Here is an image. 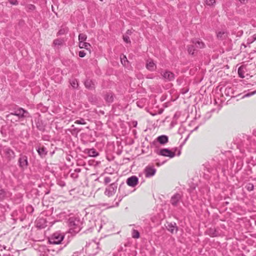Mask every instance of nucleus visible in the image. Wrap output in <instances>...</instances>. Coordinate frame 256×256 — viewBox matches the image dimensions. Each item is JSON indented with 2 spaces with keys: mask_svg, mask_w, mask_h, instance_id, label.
<instances>
[{
  "mask_svg": "<svg viewBox=\"0 0 256 256\" xmlns=\"http://www.w3.org/2000/svg\"><path fill=\"white\" fill-rule=\"evenodd\" d=\"M68 226L71 232L78 233L82 228V222L79 218L72 217L68 220Z\"/></svg>",
  "mask_w": 256,
  "mask_h": 256,
  "instance_id": "obj_1",
  "label": "nucleus"
},
{
  "mask_svg": "<svg viewBox=\"0 0 256 256\" xmlns=\"http://www.w3.org/2000/svg\"><path fill=\"white\" fill-rule=\"evenodd\" d=\"M99 243L92 242L86 244L85 247L86 253L88 256H94L97 254L99 251Z\"/></svg>",
  "mask_w": 256,
  "mask_h": 256,
  "instance_id": "obj_2",
  "label": "nucleus"
},
{
  "mask_svg": "<svg viewBox=\"0 0 256 256\" xmlns=\"http://www.w3.org/2000/svg\"><path fill=\"white\" fill-rule=\"evenodd\" d=\"M178 148H174L172 149V150H170L168 148H161L160 150H156L154 152H155L159 155L164 156H168L170 158H172L176 156V151Z\"/></svg>",
  "mask_w": 256,
  "mask_h": 256,
  "instance_id": "obj_3",
  "label": "nucleus"
},
{
  "mask_svg": "<svg viewBox=\"0 0 256 256\" xmlns=\"http://www.w3.org/2000/svg\"><path fill=\"white\" fill-rule=\"evenodd\" d=\"M64 234L57 232L54 233L49 238L48 242L50 244H61L64 240Z\"/></svg>",
  "mask_w": 256,
  "mask_h": 256,
  "instance_id": "obj_4",
  "label": "nucleus"
},
{
  "mask_svg": "<svg viewBox=\"0 0 256 256\" xmlns=\"http://www.w3.org/2000/svg\"><path fill=\"white\" fill-rule=\"evenodd\" d=\"M16 116L18 117V120H14L15 122L18 120H22L25 118H31L30 114L22 108H20L16 106Z\"/></svg>",
  "mask_w": 256,
  "mask_h": 256,
  "instance_id": "obj_5",
  "label": "nucleus"
},
{
  "mask_svg": "<svg viewBox=\"0 0 256 256\" xmlns=\"http://www.w3.org/2000/svg\"><path fill=\"white\" fill-rule=\"evenodd\" d=\"M183 195L182 194L176 193L170 198V203L174 206H178V205L182 202Z\"/></svg>",
  "mask_w": 256,
  "mask_h": 256,
  "instance_id": "obj_6",
  "label": "nucleus"
},
{
  "mask_svg": "<svg viewBox=\"0 0 256 256\" xmlns=\"http://www.w3.org/2000/svg\"><path fill=\"white\" fill-rule=\"evenodd\" d=\"M162 78L164 82H172L175 78V74L168 70H165L160 72Z\"/></svg>",
  "mask_w": 256,
  "mask_h": 256,
  "instance_id": "obj_7",
  "label": "nucleus"
},
{
  "mask_svg": "<svg viewBox=\"0 0 256 256\" xmlns=\"http://www.w3.org/2000/svg\"><path fill=\"white\" fill-rule=\"evenodd\" d=\"M18 163L21 169H26L28 165V156L26 155L20 154L18 160Z\"/></svg>",
  "mask_w": 256,
  "mask_h": 256,
  "instance_id": "obj_8",
  "label": "nucleus"
},
{
  "mask_svg": "<svg viewBox=\"0 0 256 256\" xmlns=\"http://www.w3.org/2000/svg\"><path fill=\"white\" fill-rule=\"evenodd\" d=\"M3 152L4 154V157L8 161H10L14 159L16 155L13 150L10 148H4L3 149Z\"/></svg>",
  "mask_w": 256,
  "mask_h": 256,
  "instance_id": "obj_9",
  "label": "nucleus"
},
{
  "mask_svg": "<svg viewBox=\"0 0 256 256\" xmlns=\"http://www.w3.org/2000/svg\"><path fill=\"white\" fill-rule=\"evenodd\" d=\"M117 186L118 184L116 183H112L106 188L104 194L108 196H113L116 192Z\"/></svg>",
  "mask_w": 256,
  "mask_h": 256,
  "instance_id": "obj_10",
  "label": "nucleus"
},
{
  "mask_svg": "<svg viewBox=\"0 0 256 256\" xmlns=\"http://www.w3.org/2000/svg\"><path fill=\"white\" fill-rule=\"evenodd\" d=\"M156 172V169L152 165L146 166L144 170V173L146 178H150L154 176Z\"/></svg>",
  "mask_w": 256,
  "mask_h": 256,
  "instance_id": "obj_11",
  "label": "nucleus"
},
{
  "mask_svg": "<svg viewBox=\"0 0 256 256\" xmlns=\"http://www.w3.org/2000/svg\"><path fill=\"white\" fill-rule=\"evenodd\" d=\"M168 137L166 135H161L158 136L156 140H154L152 142V144L154 146H156L157 143H159L162 145H164L168 143Z\"/></svg>",
  "mask_w": 256,
  "mask_h": 256,
  "instance_id": "obj_12",
  "label": "nucleus"
},
{
  "mask_svg": "<svg viewBox=\"0 0 256 256\" xmlns=\"http://www.w3.org/2000/svg\"><path fill=\"white\" fill-rule=\"evenodd\" d=\"M126 182L128 186L134 187L138 183V178L136 176H132L127 178Z\"/></svg>",
  "mask_w": 256,
  "mask_h": 256,
  "instance_id": "obj_13",
  "label": "nucleus"
},
{
  "mask_svg": "<svg viewBox=\"0 0 256 256\" xmlns=\"http://www.w3.org/2000/svg\"><path fill=\"white\" fill-rule=\"evenodd\" d=\"M84 86L86 88L89 90H94L96 88V82L95 80L87 78L86 80L84 82Z\"/></svg>",
  "mask_w": 256,
  "mask_h": 256,
  "instance_id": "obj_14",
  "label": "nucleus"
},
{
  "mask_svg": "<svg viewBox=\"0 0 256 256\" xmlns=\"http://www.w3.org/2000/svg\"><path fill=\"white\" fill-rule=\"evenodd\" d=\"M146 66L148 70L151 72L154 71L156 68V64L152 60H146Z\"/></svg>",
  "mask_w": 256,
  "mask_h": 256,
  "instance_id": "obj_15",
  "label": "nucleus"
},
{
  "mask_svg": "<svg viewBox=\"0 0 256 256\" xmlns=\"http://www.w3.org/2000/svg\"><path fill=\"white\" fill-rule=\"evenodd\" d=\"M167 230L171 233L173 234L175 230L176 232L178 231V227L175 222H170L168 224V226H166Z\"/></svg>",
  "mask_w": 256,
  "mask_h": 256,
  "instance_id": "obj_16",
  "label": "nucleus"
},
{
  "mask_svg": "<svg viewBox=\"0 0 256 256\" xmlns=\"http://www.w3.org/2000/svg\"><path fill=\"white\" fill-rule=\"evenodd\" d=\"M104 98L106 102L112 103L114 100V94L112 92H107L104 95Z\"/></svg>",
  "mask_w": 256,
  "mask_h": 256,
  "instance_id": "obj_17",
  "label": "nucleus"
},
{
  "mask_svg": "<svg viewBox=\"0 0 256 256\" xmlns=\"http://www.w3.org/2000/svg\"><path fill=\"white\" fill-rule=\"evenodd\" d=\"M36 150L42 158H44L48 154V151L46 150V148L44 146L38 147L36 149Z\"/></svg>",
  "mask_w": 256,
  "mask_h": 256,
  "instance_id": "obj_18",
  "label": "nucleus"
},
{
  "mask_svg": "<svg viewBox=\"0 0 256 256\" xmlns=\"http://www.w3.org/2000/svg\"><path fill=\"white\" fill-rule=\"evenodd\" d=\"M246 72V66H241L238 69V75L240 78H245L244 74Z\"/></svg>",
  "mask_w": 256,
  "mask_h": 256,
  "instance_id": "obj_19",
  "label": "nucleus"
},
{
  "mask_svg": "<svg viewBox=\"0 0 256 256\" xmlns=\"http://www.w3.org/2000/svg\"><path fill=\"white\" fill-rule=\"evenodd\" d=\"M192 43L196 46V48L198 50V48H202L204 47V44L202 41L198 40L196 39L193 40Z\"/></svg>",
  "mask_w": 256,
  "mask_h": 256,
  "instance_id": "obj_20",
  "label": "nucleus"
},
{
  "mask_svg": "<svg viewBox=\"0 0 256 256\" xmlns=\"http://www.w3.org/2000/svg\"><path fill=\"white\" fill-rule=\"evenodd\" d=\"M188 52L189 54L192 55H194V54L198 52V49L196 46L192 44L188 46Z\"/></svg>",
  "mask_w": 256,
  "mask_h": 256,
  "instance_id": "obj_21",
  "label": "nucleus"
},
{
  "mask_svg": "<svg viewBox=\"0 0 256 256\" xmlns=\"http://www.w3.org/2000/svg\"><path fill=\"white\" fill-rule=\"evenodd\" d=\"M46 220L44 218H40L37 222V226L40 228H44L46 226Z\"/></svg>",
  "mask_w": 256,
  "mask_h": 256,
  "instance_id": "obj_22",
  "label": "nucleus"
},
{
  "mask_svg": "<svg viewBox=\"0 0 256 256\" xmlns=\"http://www.w3.org/2000/svg\"><path fill=\"white\" fill-rule=\"evenodd\" d=\"M88 154L90 156L96 157L98 155V152L94 148L88 150Z\"/></svg>",
  "mask_w": 256,
  "mask_h": 256,
  "instance_id": "obj_23",
  "label": "nucleus"
},
{
  "mask_svg": "<svg viewBox=\"0 0 256 256\" xmlns=\"http://www.w3.org/2000/svg\"><path fill=\"white\" fill-rule=\"evenodd\" d=\"M79 47L80 48H84L86 50H88L89 48L90 47V44L88 42H79Z\"/></svg>",
  "mask_w": 256,
  "mask_h": 256,
  "instance_id": "obj_24",
  "label": "nucleus"
},
{
  "mask_svg": "<svg viewBox=\"0 0 256 256\" xmlns=\"http://www.w3.org/2000/svg\"><path fill=\"white\" fill-rule=\"evenodd\" d=\"M36 126L38 130L40 131H44V126L43 125L42 122L38 121L36 122Z\"/></svg>",
  "mask_w": 256,
  "mask_h": 256,
  "instance_id": "obj_25",
  "label": "nucleus"
},
{
  "mask_svg": "<svg viewBox=\"0 0 256 256\" xmlns=\"http://www.w3.org/2000/svg\"><path fill=\"white\" fill-rule=\"evenodd\" d=\"M87 36L84 34H80L78 36V40L79 42H85L86 40Z\"/></svg>",
  "mask_w": 256,
  "mask_h": 256,
  "instance_id": "obj_26",
  "label": "nucleus"
},
{
  "mask_svg": "<svg viewBox=\"0 0 256 256\" xmlns=\"http://www.w3.org/2000/svg\"><path fill=\"white\" fill-rule=\"evenodd\" d=\"M70 84L74 88H76L78 86V82L76 79L70 80Z\"/></svg>",
  "mask_w": 256,
  "mask_h": 256,
  "instance_id": "obj_27",
  "label": "nucleus"
},
{
  "mask_svg": "<svg viewBox=\"0 0 256 256\" xmlns=\"http://www.w3.org/2000/svg\"><path fill=\"white\" fill-rule=\"evenodd\" d=\"M208 234L210 236L215 237V236H218V232H216V230L210 228L209 230Z\"/></svg>",
  "mask_w": 256,
  "mask_h": 256,
  "instance_id": "obj_28",
  "label": "nucleus"
},
{
  "mask_svg": "<svg viewBox=\"0 0 256 256\" xmlns=\"http://www.w3.org/2000/svg\"><path fill=\"white\" fill-rule=\"evenodd\" d=\"M16 106H15L12 109V112L6 116L7 118H10L12 116H16Z\"/></svg>",
  "mask_w": 256,
  "mask_h": 256,
  "instance_id": "obj_29",
  "label": "nucleus"
},
{
  "mask_svg": "<svg viewBox=\"0 0 256 256\" xmlns=\"http://www.w3.org/2000/svg\"><path fill=\"white\" fill-rule=\"evenodd\" d=\"M140 232L136 230H134L132 232V237L134 238H140Z\"/></svg>",
  "mask_w": 256,
  "mask_h": 256,
  "instance_id": "obj_30",
  "label": "nucleus"
},
{
  "mask_svg": "<svg viewBox=\"0 0 256 256\" xmlns=\"http://www.w3.org/2000/svg\"><path fill=\"white\" fill-rule=\"evenodd\" d=\"M205 2L208 6H214L216 4V0H206Z\"/></svg>",
  "mask_w": 256,
  "mask_h": 256,
  "instance_id": "obj_31",
  "label": "nucleus"
},
{
  "mask_svg": "<svg viewBox=\"0 0 256 256\" xmlns=\"http://www.w3.org/2000/svg\"><path fill=\"white\" fill-rule=\"evenodd\" d=\"M75 124H86V122H85V120L82 118H80V120H76L74 122Z\"/></svg>",
  "mask_w": 256,
  "mask_h": 256,
  "instance_id": "obj_32",
  "label": "nucleus"
},
{
  "mask_svg": "<svg viewBox=\"0 0 256 256\" xmlns=\"http://www.w3.org/2000/svg\"><path fill=\"white\" fill-rule=\"evenodd\" d=\"M6 196V192L5 191L2 190H0V200H2Z\"/></svg>",
  "mask_w": 256,
  "mask_h": 256,
  "instance_id": "obj_33",
  "label": "nucleus"
},
{
  "mask_svg": "<svg viewBox=\"0 0 256 256\" xmlns=\"http://www.w3.org/2000/svg\"><path fill=\"white\" fill-rule=\"evenodd\" d=\"M225 32H219L217 33V38L219 39H222L224 36Z\"/></svg>",
  "mask_w": 256,
  "mask_h": 256,
  "instance_id": "obj_34",
  "label": "nucleus"
},
{
  "mask_svg": "<svg viewBox=\"0 0 256 256\" xmlns=\"http://www.w3.org/2000/svg\"><path fill=\"white\" fill-rule=\"evenodd\" d=\"M120 60L122 64L124 65H126V62H128V60H127L126 57L124 55H123L122 58L120 56Z\"/></svg>",
  "mask_w": 256,
  "mask_h": 256,
  "instance_id": "obj_35",
  "label": "nucleus"
},
{
  "mask_svg": "<svg viewBox=\"0 0 256 256\" xmlns=\"http://www.w3.org/2000/svg\"><path fill=\"white\" fill-rule=\"evenodd\" d=\"M62 40L60 39H56L54 40V44L56 46H60L62 44Z\"/></svg>",
  "mask_w": 256,
  "mask_h": 256,
  "instance_id": "obj_36",
  "label": "nucleus"
},
{
  "mask_svg": "<svg viewBox=\"0 0 256 256\" xmlns=\"http://www.w3.org/2000/svg\"><path fill=\"white\" fill-rule=\"evenodd\" d=\"M254 185L253 184H251V183H249L247 184L246 186V189L248 190V191H252L254 190Z\"/></svg>",
  "mask_w": 256,
  "mask_h": 256,
  "instance_id": "obj_37",
  "label": "nucleus"
},
{
  "mask_svg": "<svg viewBox=\"0 0 256 256\" xmlns=\"http://www.w3.org/2000/svg\"><path fill=\"white\" fill-rule=\"evenodd\" d=\"M123 40L126 43H130V38L128 35L123 36Z\"/></svg>",
  "mask_w": 256,
  "mask_h": 256,
  "instance_id": "obj_38",
  "label": "nucleus"
},
{
  "mask_svg": "<svg viewBox=\"0 0 256 256\" xmlns=\"http://www.w3.org/2000/svg\"><path fill=\"white\" fill-rule=\"evenodd\" d=\"M256 94V90L252 92H248V93L246 94H244L242 98H244L249 97V96H250L254 94Z\"/></svg>",
  "mask_w": 256,
  "mask_h": 256,
  "instance_id": "obj_39",
  "label": "nucleus"
},
{
  "mask_svg": "<svg viewBox=\"0 0 256 256\" xmlns=\"http://www.w3.org/2000/svg\"><path fill=\"white\" fill-rule=\"evenodd\" d=\"M110 182H111V178L110 177L106 176V177L104 178V184H108L110 183Z\"/></svg>",
  "mask_w": 256,
  "mask_h": 256,
  "instance_id": "obj_40",
  "label": "nucleus"
},
{
  "mask_svg": "<svg viewBox=\"0 0 256 256\" xmlns=\"http://www.w3.org/2000/svg\"><path fill=\"white\" fill-rule=\"evenodd\" d=\"M189 88H182L180 90V92L182 94H185L188 92Z\"/></svg>",
  "mask_w": 256,
  "mask_h": 256,
  "instance_id": "obj_41",
  "label": "nucleus"
},
{
  "mask_svg": "<svg viewBox=\"0 0 256 256\" xmlns=\"http://www.w3.org/2000/svg\"><path fill=\"white\" fill-rule=\"evenodd\" d=\"M9 2L12 5H18V2L17 0H9Z\"/></svg>",
  "mask_w": 256,
  "mask_h": 256,
  "instance_id": "obj_42",
  "label": "nucleus"
},
{
  "mask_svg": "<svg viewBox=\"0 0 256 256\" xmlns=\"http://www.w3.org/2000/svg\"><path fill=\"white\" fill-rule=\"evenodd\" d=\"M86 53L84 50L80 51L78 52V56L80 58H84L85 56Z\"/></svg>",
  "mask_w": 256,
  "mask_h": 256,
  "instance_id": "obj_43",
  "label": "nucleus"
},
{
  "mask_svg": "<svg viewBox=\"0 0 256 256\" xmlns=\"http://www.w3.org/2000/svg\"><path fill=\"white\" fill-rule=\"evenodd\" d=\"M71 176L73 178H78V174L76 173H72L71 174Z\"/></svg>",
  "mask_w": 256,
  "mask_h": 256,
  "instance_id": "obj_44",
  "label": "nucleus"
},
{
  "mask_svg": "<svg viewBox=\"0 0 256 256\" xmlns=\"http://www.w3.org/2000/svg\"><path fill=\"white\" fill-rule=\"evenodd\" d=\"M58 184H59L60 186L63 187V186H65L66 184H65V182H63V181H60V182H58Z\"/></svg>",
  "mask_w": 256,
  "mask_h": 256,
  "instance_id": "obj_45",
  "label": "nucleus"
},
{
  "mask_svg": "<svg viewBox=\"0 0 256 256\" xmlns=\"http://www.w3.org/2000/svg\"><path fill=\"white\" fill-rule=\"evenodd\" d=\"M132 33V32L130 30H128L126 32V35H130Z\"/></svg>",
  "mask_w": 256,
  "mask_h": 256,
  "instance_id": "obj_46",
  "label": "nucleus"
},
{
  "mask_svg": "<svg viewBox=\"0 0 256 256\" xmlns=\"http://www.w3.org/2000/svg\"><path fill=\"white\" fill-rule=\"evenodd\" d=\"M252 42H250L251 43L253 42H254L256 40V34H254L252 36Z\"/></svg>",
  "mask_w": 256,
  "mask_h": 256,
  "instance_id": "obj_47",
  "label": "nucleus"
},
{
  "mask_svg": "<svg viewBox=\"0 0 256 256\" xmlns=\"http://www.w3.org/2000/svg\"><path fill=\"white\" fill-rule=\"evenodd\" d=\"M64 30L61 29V30H60L58 31V34L59 35H61V34H64Z\"/></svg>",
  "mask_w": 256,
  "mask_h": 256,
  "instance_id": "obj_48",
  "label": "nucleus"
},
{
  "mask_svg": "<svg viewBox=\"0 0 256 256\" xmlns=\"http://www.w3.org/2000/svg\"><path fill=\"white\" fill-rule=\"evenodd\" d=\"M176 82L178 85H180L182 83V80L178 78L176 80Z\"/></svg>",
  "mask_w": 256,
  "mask_h": 256,
  "instance_id": "obj_49",
  "label": "nucleus"
},
{
  "mask_svg": "<svg viewBox=\"0 0 256 256\" xmlns=\"http://www.w3.org/2000/svg\"><path fill=\"white\" fill-rule=\"evenodd\" d=\"M35 6L34 5H32V4H30V7H29V8L30 9V10H34V8Z\"/></svg>",
  "mask_w": 256,
  "mask_h": 256,
  "instance_id": "obj_50",
  "label": "nucleus"
},
{
  "mask_svg": "<svg viewBox=\"0 0 256 256\" xmlns=\"http://www.w3.org/2000/svg\"><path fill=\"white\" fill-rule=\"evenodd\" d=\"M74 172L77 173L80 172V168H76L74 170Z\"/></svg>",
  "mask_w": 256,
  "mask_h": 256,
  "instance_id": "obj_51",
  "label": "nucleus"
},
{
  "mask_svg": "<svg viewBox=\"0 0 256 256\" xmlns=\"http://www.w3.org/2000/svg\"><path fill=\"white\" fill-rule=\"evenodd\" d=\"M240 2L242 4H244L247 0H239Z\"/></svg>",
  "mask_w": 256,
  "mask_h": 256,
  "instance_id": "obj_52",
  "label": "nucleus"
},
{
  "mask_svg": "<svg viewBox=\"0 0 256 256\" xmlns=\"http://www.w3.org/2000/svg\"><path fill=\"white\" fill-rule=\"evenodd\" d=\"M2 256H13L12 255H10V254H2Z\"/></svg>",
  "mask_w": 256,
  "mask_h": 256,
  "instance_id": "obj_53",
  "label": "nucleus"
},
{
  "mask_svg": "<svg viewBox=\"0 0 256 256\" xmlns=\"http://www.w3.org/2000/svg\"><path fill=\"white\" fill-rule=\"evenodd\" d=\"M180 154H181V152H180V150L177 154V156H180Z\"/></svg>",
  "mask_w": 256,
  "mask_h": 256,
  "instance_id": "obj_54",
  "label": "nucleus"
},
{
  "mask_svg": "<svg viewBox=\"0 0 256 256\" xmlns=\"http://www.w3.org/2000/svg\"><path fill=\"white\" fill-rule=\"evenodd\" d=\"M137 105H138V106H139L140 108H142V106H141L140 104H139L138 102H137Z\"/></svg>",
  "mask_w": 256,
  "mask_h": 256,
  "instance_id": "obj_55",
  "label": "nucleus"
},
{
  "mask_svg": "<svg viewBox=\"0 0 256 256\" xmlns=\"http://www.w3.org/2000/svg\"><path fill=\"white\" fill-rule=\"evenodd\" d=\"M137 105H138V106H139L140 108H142V106H141L140 104H139L138 102H137Z\"/></svg>",
  "mask_w": 256,
  "mask_h": 256,
  "instance_id": "obj_56",
  "label": "nucleus"
},
{
  "mask_svg": "<svg viewBox=\"0 0 256 256\" xmlns=\"http://www.w3.org/2000/svg\"><path fill=\"white\" fill-rule=\"evenodd\" d=\"M0 247H2V246H0ZM2 248H4V249L6 250V246H2Z\"/></svg>",
  "mask_w": 256,
  "mask_h": 256,
  "instance_id": "obj_57",
  "label": "nucleus"
},
{
  "mask_svg": "<svg viewBox=\"0 0 256 256\" xmlns=\"http://www.w3.org/2000/svg\"><path fill=\"white\" fill-rule=\"evenodd\" d=\"M148 78H152L153 77H152L151 76H148Z\"/></svg>",
  "mask_w": 256,
  "mask_h": 256,
  "instance_id": "obj_58",
  "label": "nucleus"
},
{
  "mask_svg": "<svg viewBox=\"0 0 256 256\" xmlns=\"http://www.w3.org/2000/svg\"><path fill=\"white\" fill-rule=\"evenodd\" d=\"M214 109H213V110H212L210 111V112H214Z\"/></svg>",
  "mask_w": 256,
  "mask_h": 256,
  "instance_id": "obj_59",
  "label": "nucleus"
},
{
  "mask_svg": "<svg viewBox=\"0 0 256 256\" xmlns=\"http://www.w3.org/2000/svg\"><path fill=\"white\" fill-rule=\"evenodd\" d=\"M29 208H30V209H32V210H33V208H32V206H30Z\"/></svg>",
  "mask_w": 256,
  "mask_h": 256,
  "instance_id": "obj_60",
  "label": "nucleus"
},
{
  "mask_svg": "<svg viewBox=\"0 0 256 256\" xmlns=\"http://www.w3.org/2000/svg\"><path fill=\"white\" fill-rule=\"evenodd\" d=\"M240 256H244V254H241V255H240Z\"/></svg>",
  "mask_w": 256,
  "mask_h": 256,
  "instance_id": "obj_61",
  "label": "nucleus"
},
{
  "mask_svg": "<svg viewBox=\"0 0 256 256\" xmlns=\"http://www.w3.org/2000/svg\"><path fill=\"white\" fill-rule=\"evenodd\" d=\"M10 120L12 122H14L12 120V119H10Z\"/></svg>",
  "mask_w": 256,
  "mask_h": 256,
  "instance_id": "obj_62",
  "label": "nucleus"
},
{
  "mask_svg": "<svg viewBox=\"0 0 256 256\" xmlns=\"http://www.w3.org/2000/svg\"><path fill=\"white\" fill-rule=\"evenodd\" d=\"M118 202H116V206H118Z\"/></svg>",
  "mask_w": 256,
  "mask_h": 256,
  "instance_id": "obj_63",
  "label": "nucleus"
},
{
  "mask_svg": "<svg viewBox=\"0 0 256 256\" xmlns=\"http://www.w3.org/2000/svg\"><path fill=\"white\" fill-rule=\"evenodd\" d=\"M121 200H122V198H120V199L118 200V201H119V202H120V201H121Z\"/></svg>",
  "mask_w": 256,
  "mask_h": 256,
  "instance_id": "obj_64",
  "label": "nucleus"
}]
</instances>
